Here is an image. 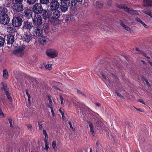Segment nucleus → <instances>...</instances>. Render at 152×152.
Returning a JSON list of instances; mask_svg holds the SVG:
<instances>
[{"label":"nucleus","mask_w":152,"mask_h":152,"mask_svg":"<svg viewBox=\"0 0 152 152\" xmlns=\"http://www.w3.org/2000/svg\"><path fill=\"white\" fill-rule=\"evenodd\" d=\"M38 125L39 127V129H41L42 128V123H38Z\"/></svg>","instance_id":"a18cd8bd"},{"label":"nucleus","mask_w":152,"mask_h":152,"mask_svg":"<svg viewBox=\"0 0 152 152\" xmlns=\"http://www.w3.org/2000/svg\"><path fill=\"white\" fill-rule=\"evenodd\" d=\"M53 88L56 90H59V88L56 86H52Z\"/></svg>","instance_id":"13d9d810"},{"label":"nucleus","mask_w":152,"mask_h":152,"mask_svg":"<svg viewBox=\"0 0 152 152\" xmlns=\"http://www.w3.org/2000/svg\"><path fill=\"white\" fill-rule=\"evenodd\" d=\"M138 101L142 103L143 104H145V102H144L142 99H139V100H138Z\"/></svg>","instance_id":"6e6d98bb"},{"label":"nucleus","mask_w":152,"mask_h":152,"mask_svg":"<svg viewBox=\"0 0 152 152\" xmlns=\"http://www.w3.org/2000/svg\"><path fill=\"white\" fill-rule=\"evenodd\" d=\"M3 77L4 79H7L8 78L9 75L8 72L6 69L3 70Z\"/></svg>","instance_id":"bb28decb"},{"label":"nucleus","mask_w":152,"mask_h":152,"mask_svg":"<svg viewBox=\"0 0 152 152\" xmlns=\"http://www.w3.org/2000/svg\"><path fill=\"white\" fill-rule=\"evenodd\" d=\"M50 16L49 12H47L46 10H43L42 16L44 19L45 20L47 19V18L50 17Z\"/></svg>","instance_id":"4be33fe9"},{"label":"nucleus","mask_w":152,"mask_h":152,"mask_svg":"<svg viewBox=\"0 0 152 152\" xmlns=\"http://www.w3.org/2000/svg\"><path fill=\"white\" fill-rule=\"evenodd\" d=\"M15 2L21 3V2L23 1V0H15Z\"/></svg>","instance_id":"4d7b16f0"},{"label":"nucleus","mask_w":152,"mask_h":152,"mask_svg":"<svg viewBox=\"0 0 152 152\" xmlns=\"http://www.w3.org/2000/svg\"><path fill=\"white\" fill-rule=\"evenodd\" d=\"M126 30L129 32H131V30L130 28L128 26H126V25L124 27Z\"/></svg>","instance_id":"a19ab883"},{"label":"nucleus","mask_w":152,"mask_h":152,"mask_svg":"<svg viewBox=\"0 0 152 152\" xmlns=\"http://www.w3.org/2000/svg\"><path fill=\"white\" fill-rule=\"evenodd\" d=\"M33 23L36 26H40L42 23V20L41 16L35 14L34 17L33 19Z\"/></svg>","instance_id":"39448f33"},{"label":"nucleus","mask_w":152,"mask_h":152,"mask_svg":"<svg viewBox=\"0 0 152 152\" xmlns=\"http://www.w3.org/2000/svg\"><path fill=\"white\" fill-rule=\"evenodd\" d=\"M33 27L32 24L29 22H25L23 23V28L26 29L28 31H30Z\"/></svg>","instance_id":"2eb2a0df"},{"label":"nucleus","mask_w":152,"mask_h":152,"mask_svg":"<svg viewBox=\"0 0 152 152\" xmlns=\"http://www.w3.org/2000/svg\"><path fill=\"white\" fill-rule=\"evenodd\" d=\"M52 65L51 64L46 65L45 66V68L46 69L50 70L52 69Z\"/></svg>","instance_id":"c9c22d12"},{"label":"nucleus","mask_w":152,"mask_h":152,"mask_svg":"<svg viewBox=\"0 0 152 152\" xmlns=\"http://www.w3.org/2000/svg\"><path fill=\"white\" fill-rule=\"evenodd\" d=\"M50 108L51 109V111H52V110H53V107L52 106H51V107H50Z\"/></svg>","instance_id":"774afa93"},{"label":"nucleus","mask_w":152,"mask_h":152,"mask_svg":"<svg viewBox=\"0 0 152 152\" xmlns=\"http://www.w3.org/2000/svg\"><path fill=\"white\" fill-rule=\"evenodd\" d=\"M26 94L28 96V102H30V98L31 96L29 94L28 91L27 90L26 91Z\"/></svg>","instance_id":"58836bf2"},{"label":"nucleus","mask_w":152,"mask_h":152,"mask_svg":"<svg viewBox=\"0 0 152 152\" xmlns=\"http://www.w3.org/2000/svg\"><path fill=\"white\" fill-rule=\"evenodd\" d=\"M70 3L61 2L60 9L62 12H65L68 8Z\"/></svg>","instance_id":"4468645a"},{"label":"nucleus","mask_w":152,"mask_h":152,"mask_svg":"<svg viewBox=\"0 0 152 152\" xmlns=\"http://www.w3.org/2000/svg\"><path fill=\"white\" fill-rule=\"evenodd\" d=\"M5 42V38L0 36V47L4 45Z\"/></svg>","instance_id":"cd10ccee"},{"label":"nucleus","mask_w":152,"mask_h":152,"mask_svg":"<svg viewBox=\"0 0 152 152\" xmlns=\"http://www.w3.org/2000/svg\"><path fill=\"white\" fill-rule=\"evenodd\" d=\"M135 49L136 51H138L140 54L142 53V51L139 50L137 48H136Z\"/></svg>","instance_id":"09e8293b"},{"label":"nucleus","mask_w":152,"mask_h":152,"mask_svg":"<svg viewBox=\"0 0 152 152\" xmlns=\"http://www.w3.org/2000/svg\"><path fill=\"white\" fill-rule=\"evenodd\" d=\"M37 1V0H27V3L29 4H33Z\"/></svg>","instance_id":"2f4dec72"},{"label":"nucleus","mask_w":152,"mask_h":152,"mask_svg":"<svg viewBox=\"0 0 152 152\" xmlns=\"http://www.w3.org/2000/svg\"><path fill=\"white\" fill-rule=\"evenodd\" d=\"M52 104H47V106L48 107H49V108H50V107H51L52 105H51Z\"/></svg>","instance_id":"338daca9"},{"label":"nucleus","mask_w":152,"mask_h":152,"mask_svg":"<svg viewBox=\"0 0 152 152\" xmlns=\"http://www.w3.org/2000/svg\"><path fill=\"white\" fill-rule=\"evenodd\" d=\"M77 93L79 95H81L82 96H84L85 97H86L85 95L83 94V93L80 90H77Z\"/></svg>","instance_id":"e433bc0d"},{"label":"nucleus","mask_w":152,"mask_h":152,"mask_svg":"<svg viewBox=\"0 0 152 152\" xmlns=\"http://www.w3.org/2000/svg\"><path fill=\"white\" fill-rule=\"evenodd\" d=\"M89 126L90 127V131L92 136H94V132L93 129V126L92 123L91 122L88 123Z\"/></svg>","instance_id":"393cba45"},{"label":"nucleus","mask_w":152,"mask_h":152,"mask_svg":"<svg viewBox=\"0 0 152 152\" xmlns=\"http://www.w3.org/2000/svg\"><path fill=\"white\" fill-rule=\"evenodd\" d=\"M9 122L10 124V126L11 127H12L13 126H12V121L11 119H9Z\"/></svg>","instance_id":"3c124183"},{"label":"nucleus","mask_w":152,"mask_h":152,"mask_svg":"<svg viewBox=\"0 0 152 152\" xmlns=\"http://www.w3.org/2000/svg\"><path fill=\"white\" fill-rule=\"evenodd\" d=\"M59 97H60V98L61 100V103L62 104H63L64 103L63 101V98L62 97V96L61 95H60L59 96Z\"/></svg>","instance_id":"49530a36"},{"label":"nucleus","mask_w":152,"mask_h":152,"mask_svg":"<svg viewBox=\"0 0 152 152\" xmlns=\"http://www.w3.org/2000/svg\"><path fill=\"white\" fill-rule=\"evenodd\" d=\"M68 123H69V125L70 128H71L72 130H73L74 129L72 127L71 122L70 121H69V122Z\"/></svg>","instance_id":"de8ad7c7"},{"label":"nucleus","mask_w":152,"mask_h":152,"mask_svg":"<svg viewBox=\"0 0 152 152\" xmlns=\"http://www.w3.org/2000/svg\"><path fill=\"white\" fill-rule=\"evenodd\" d=\"M25 46H20L13 51V53L16 56L18 57L21 56L24 53Z\"/></svg>","instance_id":"7ed1b4c3"},{"label":"nucleus","mask_w":152,"mask_h":152,"mask_svg":"<svg viewBox=\"0 0 152 152\" xmlns=\"http://www.w3.org/2000/svg\"><path fill=\"white\" fill-rule=\"evenodd\" d=\"M4 116V114L2 112L1 108L0 107V117L3 118Z\"/></svg>","instance_id":"ea45409f"},{"label":"nucleus","mask_w":152,"mask_h":152,"mask_svg":"<svg viewBox=\"0 0 152 152\" xmlns=\"http://www.w3.org/2000/svg\"><path fill=\"white\" fill-rule=\"evenodd\" d=\"M8 12L7 9L4 7L0 6V15L1 16L7 15V13Z\"/></svg>","instance_id":"a211bd4d"},{"label":"nucleus","mask_w":152,"mask_h":152,"mask_svg":"<svg viewBox=\"0 0 152 152\" xmlns=\"http://www.w3.org/2000/svg\"><path fill=\"white\" fill-rule=\"evenodd\" d=\"M44 135L45 137V139H46L47 140L48 138V135L47 133L45 134Z\"/></svg>","instance_id":"bf43d9fd"},{"label":"nucleus","mask_w":152,"mask_h":152,"mask_svg":"<svg viewBox=\"0 0 152 152\" xmlns=\"http://www.w3.org/2000/svg\"><path fill=\"white\" fill-rule=\"evenodd\" d=\"M14 26L13 25H8L7 28V31L10 33H12L14 32L15 29L14 28Z\"/></svg>","instance_id":"5701e85b"},{"label":"nucleus","mask_w":152,"mask_h":152,"mask_svg":"<svg viewBox=\"0 0 152 152\" xmlns=\"http://www.w3.org/2000/svg\"><path fill=\"white\" fill-rule=\"evenodd\" d=\"M120 25H121L123 28L126 26L121 21H120Z\"/></svg>","instance_id":"864d4df0"},{"label":"nucleus","mask_w":152,"mask_h":152,"mask_svg":"<svg viewBox=\"0 0 152 152\" xmlns=\"http://www.w3.org/2000/svg\"><path fill=\"white\" fill-rule=\"evenodd\" d=\"M10 21V18L7 15L1 16L0 17V22L4 25L8 24Z\"/></svg>","instance_id":"9d476101"},{"label":"nucleus","mask_w":152,"mask_h":152,"mask_svg":"<svg viewBox=\"0 0 152 152\" xmlns=\"http://www.w3.org/2000/svg\"><path fill=\"white\" fill-rule=\"evenodd\" d=\"M135 20L137 22H139L142 24V26L145 28H147L148 27V26L142 22L139 18L137 17L135 18Z\"/></svg>","instance_id":"b1692460"},{"label":"nucleus","mask_w":152,"mask_h":152,"mask_svg":"<svg viewBox=\"0 0 152 152\" xmlns=\"http://www.w3.org/2000/svg\"><path fill=\"white\" fill-rule=\"evenodd\" d=\"M115 93L117 95L119 96V97L122 98L123 99H124V97L121 95V94H120L119 93H118L117 91H115Z\"/></svg>","instance_id":"37998d69"},{"label":"nucleus","mask_w":152,"mask_h":152,"mask_svg":"<svg viewBox=\"0 0 152 152\" xmlns=\"http://www.w3.org/2000/svg\"><path fill=\"white\" fill-rule=\"evenodd\" d=\"M48 39L46 37L42 35L39 40V43L41 44H44L48 41Z\"/></svg>","instance_id":"6ab92c4d"},{"label":"nucleus","mask_w":152,"mask_h":152,"mask_svg":"<svg viewBox=\"0 0 152 152\" xmlns=\"http://www.w3.org/2000/svg\"><path fill=\"white\" fill-rule=\"evenodd\" d=\"M22 39L24 42L28 43L31 40L32 37L30 33H26L22 37Z\"/></svg>","instance_id":"9b49d317"},{"label":"nucleus","mask_w":152,"mask_h":152,"mask_svg":"<svg viewBox=\"0 0 152 152\" xmlns=\"http://www.w3.org/2000/svg\"><path fill=\"white\" fill-rule=\"evenodd\" d=\"M43 133L44 134H47L46 131L45 129H43Z\"/></svg>","instance_id":"052dcab7"},{"label":"nucleus","mask_w":152,"mask_h":152,"mask_svg":"<svg viewBox=\"0 0 152 152\" xmlns=\"http://www.w3.org/2000/svg\"><path fill=\"white\" fill-rule=\"evenodd\" d=\"M117 7L119 8L123 9L125 11L131 14L135 15H138L139 14L137 10L130 9L125 5L121 4H118L117 5Z\"/></svg>","instance_id":"f03ea898"},{"label":"nucleus","mask_w":152,"mask_h":152,"mask_svg":"<svg viewBox=\"0 0 152 152\" xmlns=\"http://www.w3.org/2000/svg\"><path fill=\"white\" fill-rule=\"evenodd\" d=\"M108 72V71L104 67H102L99 71V72L98 74L99 76L105 82V83H110V81L108 80V77L107 78L105 75H107V73Z\"/></svg>","instance_id":"f257e3e1"},{"label":"nucleus","mask_w":152,"mask_h":152,"mask_svg":"<svg viewBox=\"0 0 152 152\" xmlns=\"http://www.w3.org/2000/svg\"><path fill=\"white\" fill-rule=\"evenodd\" d=\"M22 23V19L19 17L14 18L12 20V25L13 26L18 27L21 26Z\"/></svg>","instance_id":"423d86ee"},{"label":"nucleus","mask_w":152,"mask_h":152,"mask_svg":"<svg viewBox=\"0 0 152 152\" xmlns=\"http://www.w3.org/2000/svg\"><path fill=\"white\" fill-rule=\"evenodd\" d=\"M61 2L70 3L69 0H60Z\"/></svg>","instance_id":"8fccbe9b"},{"label":"nucleus","mask_w":152,"mask_h":152,"mask_svg":"<svg viewBox=\"0 0 152 152\" xmlns=\"http://www.w3.org/2000/svg\"><path fill=\"white\" fill-rule=\"evenodd\" d=\"M26 125L28 128V129H32V125L31 124H26Z\"/></svg>","instance_id":"c03bdc74"},{"label":"nucleus","mask_w":152,"mask_h":152,"mask_svg":"<svg viewBox=\"0 0 152 152\" xmlns=\"http://www.w3.org/2000/svg\"><path fill=\"white\" fill-rule=\"evenodd\" d=\"M143 12L146 15H148L152 19V12L149 10H143Z\"/></svg>","instance_id":"c85d7f7f"},{"label":"nucleus","mask_w":152,"mask_h":152,"mask_svg":"<svg viewBox=\"0 0 152 152\" xmlns=\"http://www.w3.org/2000/svg\"><path fill=\"white\" fill-rule=\"evenodd\" d=\"M143 5L146 7H151L152 6V0H144Z\"/></svg>","instance_id":"412c9836"},{"label":"nucleus","mask_w":152,"mask_h":152,"mask_svg":"<svg viewBox=\"0 0 152 152\" xmlns=\"http://www.w3.org/2000/svg\"><path fill=\"white\" fill-rule=\"evenodd\" d=\"M2 85L3 86V87L1 88L2 89L4 90L8 99H9V100L10 101H12V99L9 92L8 91V89L7 88V86L5 83H2Z\"/></svg>","instance_id":"dca6fc26"},{"label":"nucleus","mask_w":152,"mask_h":152,"mask_svg":"<svg viewBox=\"0 0 152 152\" xmlns=\"http://www.w3.org/2000/svg\"><path fill=\"white\" fill-rule=\"evenodd\" d=\"M33 11L37 15L41 13L43 11V9L41 4L36 3L32 7Z\"/></svg>","instance_id":"20e7f679"},{"label":"nucleus","mask_w":152,"mask_h":152,"mask_svg":"<svg viewBox=\"0 0 152 152\" xmlns=\"http://www.w3.org/2000/svg\"><path fill=\"white\" fill-rule=\"evenodd\" d=\"M51 111V112L52 113V115L53 116H55V114L53 110H52Z\"/></svg>","instance_id":"5fc2aeb1"},{"label":"nucleus","mask_w":152,"mask_h":152,"mask_svg":"<svg viewBox=\"0 0 152 152\" xmlns=\"http://www.w3.org/2000/svg\"><path fill=\"white\" fill-rule=\"evenodd\" d=\"M42 33V30L41 28L37 26L34 28V31H33V34L34 36L39 37Z\"/></svg>","instance_id":"ddd939ff"},{"label":"nucleus","mask_w":152,"mask_h":152,"mask_svg":"<svg viewBox=\"0 0 152 152\" xmlns=\"http://www.w3.org/2000/svg\"><path fill=\"white\" fill-rule=\"evenodd\" d=\"M59 111L60 113H61V114H62L63 113H64L63 112H62V111L61 110V108L59 109Z\"/></svg>","instance_id":"0e129e2a"},{"label":"nucleus","mask_w":152,"mask_h":152,"mask_svg":"<svg viewBox=\"0 0 152 152\" xmlns=\"http://www.w3.org/2000/svg\"><path fill=\"white\" fill-rule=\"evenodd\" d=\"M24 12L25 15L28 18L32 17L33 12L30 9L25 10Z\"/></svg>","instance_id":"aec40b11"},{"label":"nucleus","mask_w":152,"mask_h":152,"mask_svg":"<svg viewBox=\"0 0 152 152\" xmlns=\"http://www.w3.org/2000/svg\"><path fill=\"white\" fill-rule=\"evenodd\" d=\"M52 18L54 19L58 18L60 15V12L58 10H51Z\"/></svg>","instance_id":"f8f14e48"},{"label":"nucleus","mask_w":152,"mask_h":152,"mask_svg":"<svg viewBox=\"0 0 152 152\" xmlns=\"http://www.w3.org/2000/svg\"><path fill=\"white\" fill-rule=\"evenodd\" d=\"M47 97L49 100V104H53V102L52 99H51L50 96L49 95H47Z\"/></svg>","instance_id":"4c0bfd02"},{"label":"nucleus","mask_w":152,"mask_h":152,"mask_svg":"<svg viewBox=\"0 0 152 152\" xmlns=\"http://www.w3.org/2000/svg\"><path fill=\"white\" fill-rule=\"evenodd\" d=\"M60 4L56 0H54L51 1L50 7V11L58 9L59 7Z\"/></svg>","instance_id":"0eeeda50"},{"label":"nucleus","mask_w":152,"mask_h":152,"mask_svg":"<svg viewBox=\"0 0 152 152\" xmlns=\"http://www.w3.org/2000/svg\"><path fill=\"white\" fill-rule=\"evenodd\" d=\"M47 55L51 58H54L58 54L56 51L53 49H49L46 51Z\"/></svg>","instance_id":"1a4fd4ad"},{"label":"nucleus","mask_w":152,"mask_h":152,"mask_svg":"<svg viewBox=\"0 0 152 152\" xmlns=\"http://www.w3.org/2000/svg\"><path fill=\"white\" fill-rule=\"evenodd\" d=\"M66 21H73L74 20V17L72 15H67L66 16Z\"/></svg>","instance_id":"a878e982"},{"label":"nucleus","mask_w":152,"mask_h":152,"mask_svg":"<svg viewBox=\"0 0 152 152\" xmlns=\"http://www.w3.org/2000/svg\"><path fill=\"white\" fill-rule=\"evenodd\" d=\"M141 54H142L143 56H144L145 57L147 58L148 59H149L150 58L148 56L146 53H144L143 52L142 53H141Z\"/></svg>","instance_id":"79ce46f5"},{"label":"nucleus","mask_w":152,"mask_h":152,"mask_svg":"<svg viewBox=\"0 0 152 152\" xmlns=\"http://www.w3.org/2000/svg\"><path fill=\"white\" fill-rule=\"evenodd\" d=\"M98 7L99 8H102L103 7V4L101 3H98Z\"/></svg>","instance_id":"603ef678"},{"label":"nucleus","mask_w":152,"mask_h":152,"mask_svg":"<svg viewBox=\"0 0 152 152\" xmlns=\"http://www.w3.org/2000/svg\"><path fill=\"white\" fill-rule=\"evenodd\" d=\"M61 115H62V119L63 120H64V119L65 117H64V113H63L62 114H61Z\"/></svg>","instance_id":"680f3d73"},{"label":"nucleus","mask_w":152,"mask_h":152,"mask_svg":"<svg viewBox=\"0 0 152 152\" xmlns=\"http://www.w3.org/2000/svg\"><path fill=\"white\" fill-rule=\"evenodd\" d=\"M44 141L45 144V148L44 149L47 151L49 149L48 143L46 139H44Z\"/></svg>","instance_id":"c756f323"},{"label":"nucleus","mask_w":152,"mask_h":152,"mask_svg":"<svg viewBox=\"0 0 152 152\" xmlns=\"http://www.w3.org/2000/svg\"><path fill=\"white\" fill-rule=\"evenodd\" d=\"M96 104L98 106H100L101 105L98 102L96 103Z\"/></svg>","instance_id":"e2e57ef3"},{"label":"nucleus","mask_w":152,"mask_h":152,"mask_svg":"<svg viewBox=\"0 0 152 152\" xmlns=\"http://www.w3.org/2000/svg\"><path fill=\"white\" fill-rule=\"evenodd\" d=\"M12 7L13 10L17 12L21 11L23 9L22 3L16 2L13 4Z\"/></svg>","instance_id":"6e6552de"},{"label":"nucleus","mask_w":152,"mask_h":152,"mask_svg":"<svg viewBox=\"0 0 152 152\" xmlns=\"http://www.w3.org/2000/svg\"><path fill=\"white\" fill-rule=\"evenodd\" d=\"M52 147L54 150H56L57 149L56 142L55 141H53L52 142Z\"/></svg>","instance_id":"473e14b6"},{"label":"nucleus","mask_w":152,"mask_h":152,"mask_svg":"<svg viewBox=\"0 0 152 152\" xmlns=\"http://www.w3.org/2000/svg\"><path fill=\"white\" fill-rule=\"evenodd\" d=\"M83 0H76L77 2H82Z\"/></svg>","instance_id":"69168bd1"},{"label":"nucleus","mask_w":152,"mask_h":152,"mask_svg":"<svg viewBox=\"0 0 152 152\" xmlns=\"http://www.w3.org/2000/svg\"><path fill=\"white\" fill-rule=\"evenodd\" d=\"M40 2L42 4H46L49 3L50 0H39Z\"/></svg>","instance_id":"72a5a7b5"},{"label":"nucleus","mask_w":152,"mask_h":152,"mask_svg":"<svg viewBox=\"0 0 152 152\" xmlns=\"http://www.w3.org/2000/svg\"><path fill=\"white\" fill-rule=\"evenodd\" d=\"M7 44H12L14 41V37L12 34H9L7 35Z\"/></svg>","instance_id":"f3484780"},{"label":"nucleus","mask_w":152,"mask_h":152,"mask_svg":"<svg viewBox=\"0 0 152 152\" xmlns=\"http://www.w3.org/2000/svg\"><path fill=\"white\" fill-rule=\"evenodd\" d=\"M142 80H144L145 81V82H146V83H147V84L148 85V86H151V85H150V83L148 82V80L147 79H146V78H145L143 76L142 77Z\"/></svg>","instance_id":"f704fd0d"},{"label":"nucleus","mask_w":152,"mask_h":152,"mask_svg":"<svg viewBox=\"0 0 152 152\" xmlns=\"http://www.w3.org/2000/svg\"><path fill=\"white\" fill-rule=\"evenodd\" d=\"M70 6H73L75 5L77 3V1L76 0H69Z\"/></svg>","instance_id":"7c9ffc66"}]
</instances>
